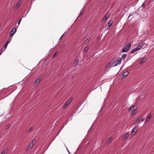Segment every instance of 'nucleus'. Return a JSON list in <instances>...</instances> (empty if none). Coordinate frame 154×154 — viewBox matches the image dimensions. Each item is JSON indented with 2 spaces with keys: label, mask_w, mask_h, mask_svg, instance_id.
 Listing matches in <instances>:
<instances>
[{
  "label": "nucleus",
  "mask_w": 154,
  "mask_h": 154,
  "mask_svg": "<svg viewBox=\"0 0 154 154\" xmlns=\"http://www.w3.org/2000/svg\"><path fill=\"white\" fill-rule=\"evenodd\" d=\"M145 44V43L143 42L142 43L138 45V46L136 48V50L137 51L139 50H140L143 46Z\"/></svg>",
  "instance_id": "5"
},
{
  "label": "nucleus",
  "mask_w": 154,
  "mask_h": 154,
  "mask_svg": "<svg viewBox=\"0 0 154 154\" xmlns=\"http://www.w3.org/2000/svg\"><path fill=\"white\" fill-rule=\"evenodd\" d=\"M110 64V62H109L108 63H107L106 66V68H108V67L109 66V65Z\"/></svg>",
  "instance_id": "26"
},
{
  "label": "nucleus",
  "mask_w": 154,
  "mask_h": 154,
  "mask_svg": "<svg viewBox=\"0 0 154 154\" xmlns=\"http://www.w3.org/2000/svg\"><path fill=\"white\" fill-rule=\"evenodd\" d=\"M138 51L137 50H136V48L135 49H132L131 51V54L134 53L135 52Z\"/></svg>",
  "instance_id": "22"
},
{
  "label": "nucleus",
  "mask_w": 154,
  "mask_h": 154,
  "mask_svg": "<svg viewBox=\"0 0 154 154\" xmlns=\"http://www.w3.org/2000/svg\"><path fill=\"white\" fill-rule=\"evenodd\" d=\"M146 57H143L140 61V64H142L145 62L146 61Z\"/></svg>",
  "instance_id": "11"
},
{
  "label": "nucleus",
  "mask_w": 154,
  "mask_h": 154,
  "mask_svg": "<svg viewBox=\"0 0 154 154\" xmlns=\"http://www.w3.org/2000/svg\"><path fill=\"white\" fill-rule=\"evenodd\" d=\"M121 62V59L118 58L115 60V61L113 62L112 64V67L118 65L119 64H120Z\"/></svg>",
  "instance_id": "2"
},
{
  "label": "nucleus",
  "mask_w": 154,
  "mask_h": 154,
  "mask_svg": "<svg viewBox=\"0 0 154 154\" xmlns=\"http://www.w3.org/2000/svg\"><path fill=\"white\" fill-rule=\"evenodd\" d=\"M131 45L130 43H128L127 45H125L123 48L122 51L123 52H127L129 50Z\"/></svg>",
  "instance_id": "1"
},
{
  "label": "nucleus",
  "mask_w": 154,
  "mask_h": 154,
  "mask_svg": "<svg viewBox=\"0 0 154 154\" xmlns=\"http://www.w3.org/2000/svg\"><path fill=\"white\" fill-rule=\"evenodd\" d=\"M151 117V115L150 114L149 115V116L148 117H147L146 119V120L145 121L146 123L150 119Z\"/></svg>",
  "instance_id": "13"
},
{
  "label": "nucleus",
  "mask_w": 154,
  "mask_h": 154,
  "mask_svg": "<svg viewBox=\"0 0 154 154\" xmlns=\"http://www.w3.org/2000/svg\"><path fill=\"white\" fill-rule=\"evenodd\" d=\"M112 23V20H110L109 21V22L108 23V26L109 27L111 26Z\"/></svg>",
  "instance_id": "15"
},
{
  "label": "nucleus",
  "mask_w": 154,
  "mask_h": 154,
  "mask_svg": "<svg viewBox=\"0 0 154 154\" xmlns=\"http://www.w3.org/2000/svg\"><path fill=\"white\" fill-rule=\"evenodd\" d=\"M129 136V134H125L124 135L123 137V140H125L127 138H128Z\"/></svg>",
  "instance_id": "14"
},
{
  "label": "nucleus",
  "mask_w": 154,
  "mask_h": 154,
  "mask_svg": "<svg viewBox=\"0 0 154 154\" xmlns=\"http://www.w3.org/2000/svg\"><path fill=\"white\" fill-rule=\"evenodd\" d=\"M2 51H0V55L2 53Z\"/></svg>",
  "instance_id": "36"
},
{
  "label": "nucleus",
  "mask_w": 154,
  "mask_h": 154,
  "mask_svg": "<svg viewBox=\"0 0 154 154\" xmlns=\"http://www.w3.org/2000/svg\"><path fill=\"white\" fill-rule=\"evenodd\" d=\"M63 37L62 36L60 38V40Z\"/></svg>",
  "instance_id": "34"
},
{
  "label": "nucleus",
  "mask_w": 154,
  "mask_h": 154,
  "mask_svg": "<svg viewBox=\"0 0 154 154\" xmlns=\"http://www.w3.org/2000/svg\"><path fill=\"white\" fill-rule=\"evenodd\" d=\"M126 56L127 55L126 54H124L122 55V58L124 59L126 57Z\"/></svg>",
  "instance_id": "25"
},
{
  "label": "nucleus",
  "mask_w": 154,
  "mask_h": 154,
  "mask_svg": "<svg viewBox=\"0 0 154 154\" xmlns=\"http://www.w3.org/2000/svg\"><path fill=\"white\" fill-rule=\"evenodd\" d=\"M88 42H89L88 39H87L85 42V44H87Z\"/></svg>",
  "instance_id": "28"
},
{
  "label": "nucleus",
  "mask_w": 154,
  "mask_h": 154,
  "mask_svg": "<svg viewBox=\"0 0 154 154\" xmlns=\"http://www.w3.org/2000/svg\"><path fill=\"white\" fill-rule=\"evenodd\" d=\"M82 12H81V13H80V14L79 15H80V16H81L82 15Z\"/></svg>",
  "instance_id": "33"
},
{
  "label": "nucleus",
  "mask_w": 154,
  "mask_h": 154,
  "mask_svg": "<svg viewBox=\"0 0 154 154\" xmlns=\"http://www.w3.org/2000/svg\"><path fill=\"white\" fill-rule=\"evenodd\" d=\"M9 41H7V42L5 43V45L4 46V49H5L6 48H7V47L9 43Z\"/></svg>",
  "instance_id": "21"
},
{
  "label": "nucleus",
  "mask_w": 154,
  "mask_h": 154,
  "mask_svg": "<svg viewBox=\"0 0 154 154\" xmlns=\"http://www.w3.org/2000/svg\"><path fill=\"white\" fill-rule=\"evenodd\" d=\"M144 118H143V119H142V122H143V121H144Z\"/></svg>",
  "instance_id": "35"
},
{
  "label": "nucleus",
  "mask_w": 154,
  "mask_h": 154,
  "mask_svg": "<svg viewBox=\"0 0 154 154\" xmlns=\"http://www.w3.org/2000/svg\"><path fill=\"white\" fill-rule=\"evenodd\" d=\"M129 73V72L127 71L124 72L122 74V77L123 78H125L126 76L128 75Z\"/></svg>",
  "instance_id": "10"
},
{
  "label": "nucleus",
  "mask_w": 154,
  "mask_h": 154,
  "mask_svg": "<svg viewBox=\"0 0 154 154\" xmlns=\"http://www.w3.org/2000/svg\"><path fill=\"white\" fill-rule=\"evenodd\" d=\"M7 153V151L6 150H4L3 152H2L1 154H6Z\"/></svg>",
  "instance_id": "24"
},
{
  "label": "nucleus",
  "mask_w": 154,
  "mask_h": 154,
  "mask_svg": "<svg viewBox=\"0 0 154 154\" xmlns=\"http://www.w3.org/2000/svg\"><path fill=\"white\" fill-rule=\"evenodd\" d=\"M16 30L15 28L13 29L11 32L10 34V37H12L14 35V34L16 32Z\"/></svg>",
  "instance_id": "6"
},
{
  "label": "nucleus",
  "mask_w": 154,
  "mask_h": 154,
  "mask_svg": "<svg viewBox=\"0 0 154 154\" xmlns=\"http://www.w3.org/2000/svg\"><path fill=\"white\" fill-rule=\"evenodd\" d=\"M137 129L136 127H135L132 130L131 133V134L132 135H134L136 133L137 131Z\"/></svg>",
  "instance_id": "7"
},
{
  "label": "nucleus",
  "mask_w": 154,
  "mask_h": 154,
  "mask_svg": "<svg viewBox=\"0 0 154 154\" xmlns=\"http://www.w3.org/2000/svg\"><path fill=\"white\" fill-rule=\"evenodd\" d=\"M32 129V128H30L29 130V131H31Z\"/></svg>",
  "instance_id": "30"
},
{
  "label": "nucleus",
  "mask_w": 154,
  "mask_h": 154,
  "mask_svg": "<svg viewBox=\"0 0 154 154\" xmlns=\"http://www.w3.org/2000/svg\"><path fill=\"white\" fill-rule=\"evenodd\" d=\"M20 4L18 3L14 7V9L15 10H16L20 6Z\"/></svg>",
  "instance_id": "16"
},
{
  "label": "nucleus",
  "mask_w": 154,
  "mask_h": 154,
  "mask_svg": "<svg viewBox=\"0 0 154 154\" xmlns=\"http://www.w3.org/2000/svg\"><path fill=\"white\" fill-rule=\"evenodd\" d=\"M142 116H140L135 121L134 123V125L137 124L141 120L142 118Z\"/></svg>",
  "instance_id": "9"
},
{
  "label": "nucleus",
  "mask_w": 154,
  "mask_h": 154,
  "mask_svg": "<svg viewBox=\"0 0 154 154\" xmlns=\"http://www.w3.org/2000/svg\"><path fill=\"white\" fill-rule=\"evenodd\" d=\"M72 99H70L68 100L66 103L63 105V108L64 109L66 107L68 106L72 102Z\"/></svg>",
  "instance_id": "3"
},
{
  "label": "nucleus",
  "mask_w": 154,
  "mask_h": 154,
  "mask_svg": "<svg viewBox=\"0 0 154 154\" xmlns=\"http://www.w3.org/2000/svg\"><path fill=\"white\" fill-rule=\"evenodd\" d=\"M89 50V48L88 47H86L84 50V52L86 53Z\"/></svg>",
  "instance_id": "18"
},
{
  "label": "nucleus",
  "mask_w": 154,
  "mask_h": 154,
  "mask_svg": "<svg viewBox=\"0 0 154 154\" xmlns=\"http://www.w3.org/2000/svg\"><path fill=\"white\" fill-rule=\"evenodd\" d=\"M79 62V60H76L74 63V64L75 65H76Z\"/></svg>",
  "instance_id": "23"
},
{
  "label": "nucleus",
  "mask_w": 154,
  "mask_h": 154,
  "mask_svg": "<svg viewBox=\"0 0 154 154\" xmlns=\"http://www.w3.org/2000/svg\"><path fill=\"white\" fill-rule=\"evenodd\" d=\"M57 54V52H56L54 54V55H53V57H54V56H56V55Z\"/></svg>",
  "instance_id": "31"
},
{
  "label": "nucleus",
  "mask_w": 154,
  "mask_h": 154,
  "mask_svg": "<svg viewBox=\"0 0 154 154\" xmlns=\"http://www.w3.org/2000/svg\"><path fill=\"white\" fill-rule=\"evenodd\" d=\"M137 112V110L135 109L132 112H131V115H133L134 114H136Z\"/></svg>",
  "instance_id": "20"
},
{
  "label": "nucleus",
  "mask_w": 154,
  "mask_h": 154,
  "mask_svg": "<svg viewBox=\"0 0 154 154\" xmlns=\"http://www.w3.org/2000/svg\"><path fill=\"white\" fill-rule=\"evenodd\" d=\"M5 49L3 50V48H2L1 49L0 51H2V52L3 51H4Z\"/></svg>",
  "instance_id": "29"
},
{
  "label": "nucleus",
  "mask_w": 154,
  "mask_h": 154,
  "mask_svg": "<svg viewBox=\"0 0 154 154\" xmlns=\"http://www.w3.org/2000/svg\"><path fill=\"white\" fill-rule=\"evenodd\" d=\"M135 106H131L128 109V111L129 112L132 111L134 109V108Z\"/></svg>",
  "instance_id": "17"
},
{
  "label": "nucleus",
  "mask_w": 154,
  "mask_h": 154,
  "mask_svg": "<svg viewBox=\"0 0 154 154\" xmlns=\"http://www.w3.org/2000/svg\"><path fill=\"white\" fill-rule=\"evenodd\" d=\"M64 34H63L62 36L63 37V36H64Z\"/></svg>",
  "instance_id": "37"
},
{
  "label": "nucleus",
  "mask_w": 154,
  "mask_h": 154,
  "mask_svg": "<svg viewBox=\"0 0 154 154\" xmlns=\"http://www.w3.org/2000/svg\"><path fill=\"white\" fill-rule=\"evenodd\" d=\"M112 138L111 137H110L106 142V143L107 144L109 143L112 141Z\"/></svg>",
  "instance_id": "19"
},
{
  "label": "nucleus",
  "mask_w": 154,
  "mask_h": 154,
  "mask_svg": "<svg viewBox=\"0 0 154 154\" xmlns=\"http://www.w3.org/2000/svg\"><path fill=\"white\" fill-rule=\"evenodd\" d=\"M132 15H133L132 14H130L129 15V17H128V19H129V18H130V17L131 16H132Z\"/></svg>",
  "instance_id": "32"
},
{
  "label": "nucleus",
  "mask_w": 154,
  "mask_h": 154,
  "mask_svg": "<svg viewBox=\"0 0 154 154\" xmlns=\"http://www.w3.org/2000/svg\"><path fill=\"white\" fill-rule=\"evenodd\" d=\"M110 17V14H107L105 16V17L103 18V21L104 22L106 21Z\"/></svg>",
  "instance_id": "8"
},
{
  "label": "nucleus",
  "mask_w": 154,
  "mask_h": 154,
  "mask_svg": "<svg viewBox=\"0 0 154 154\" xmlns=\"http://www.w3.org/2000/svg\"><path fill=\"white\" fill-rule=\"evenodd\" d=\"M35 143V141L33 140L29 144L28 146V148L31 149L33 147Z\"/></svg>",
  "instance_id": "4"
},
{
  "label": "nucleus",
  "mask_w": 154,
  "mask_h": 154,
  "mask_svg": "<svg viewBox=\"0 0 154 154\" xmlns=\"http://www.w3.org/2000/svg\"><path fill=\"white\" fill-rule=\"evenodd\" d=\"M40 81V79H36L34 82V84L35 85H37L39 83Z\"/></svg>",
  "instance_id": "12"
},
{
  "label": "nucleus",
  "mask_w": 154,
  "mask_h": 154,
  "mask_svg": "<svg viewBox=\"0 0 154 154\" xmlns=\"http://www.w3.org/2000/svg\"><path fill=\"white\" fill-rule=\"evenodd\" d=\"M21 20H22V19H20L19 20V21H18V25H19L20 24V22H21Z\"/></svg>",
  "instance_id": "27"
}]
</instances>
